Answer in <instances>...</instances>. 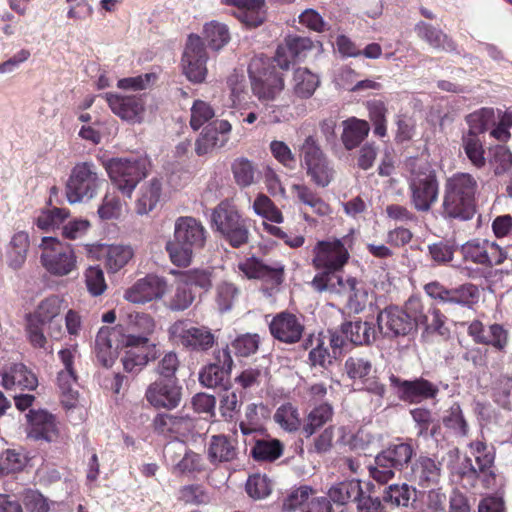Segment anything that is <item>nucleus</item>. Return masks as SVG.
Here are the masks:
<instances>
[{
	"label": "nucleus",
	"instance_id": "1",
	"mask_svg": "<svg viewBox=\"0 0 512 512\" xmlns=\"http://www.w3.org/2000/svg\"><path fill=\"white\" fill-rule=\"evenodd\" d=\"M207 240V230L202 222L192 216H180L174 222L173 237L166 242L165 250L171 263L186 268L194 252L202 249Z\"/></svg>",
	"mask_w": 512,
	"mask_h": 512
},
{
	"label": "nucleus",
	"instance_id": "2",
	"mask_svg": "<svg viewBox=\"0 0 512 512\" xmlns=\"http://www.w3.org/2000/svg\"><path fill=\"white\" fill-rule=\"evenodd\" d=\"M66 309L67 303L63 297L50 295L42 299L33 312L26 315V332L33 347L46 348L47 338L43 331L44 326L47 327L51 337L61 336V315Z\"/></svg>",
	"mask_w": 512,
	"mask_h": 512
},
{
	"label": "nucleus",
	"instance_id": "3",
	"mask_svg": "<svg viewBox=\"0 0 512 512\" xmlns=\"http://www.w3.org/2000/svg\"><path fill=\"white\" fill-rule=\"evenodd\" d=\"M408 189L411 205L418 212H428L438 201L439 183L434 169L428 162H413Z\"/></svg>",
	"mask_w": 512,
	"mask_h": 512
},
{
	"label": "nucleus",
	"instance_id": "4",
	"mask_svg": "<svg viewBox=\"0 0 512 512\" xmlns=\"http://www.w3.org/2000/svg\"><path fill=\"white\" fill-rule=\"evenodd\" d=\"M104 183L93 162H79L71 170L65 186L70 204L88 202L95 198Z\"/></svg>",
	"mask_w": 512,
	"mask_h": 512
},
{
	"label": "nucleus",
	"instance_id": "5",
	"mask_svg": "<svg viewBox=\"0 0 512 512\" xmlns=\"http://www.w3.org/2000/svg\"><path fill=\"white\" fill-rule=\"evenodd\" d=\"M212 227L232 247L238 248L248 242L247 222L234 205L227 201L219 203L211 214Z\"/></svg>",
	"mask_w": 512,
	"mask_h": 512
},
{
	"label": "nucleus",
	"instance_id": "6",
	"mask_svg": "<svg viewBox=\"0 0 512 512\" xmlns=\"http://www.w3.org/2000/svg\"><path fill=\"white\" fill-rule=\"evenodd\" d=\"M112 184L131 197L137 184L147 176V161L140 158H112L104 163Z\"/></svg>",
	"mask_w": 512,
	"mask_h": 512
},
{
	"label": "nucleus",
	"instance_id": "7",
	"mask_svg": "<svg viewBox=\"0 0 512 512\" xmlns=\"http://www.w3.org/2000/svg\"><path fill=\"white\" fill-rule=\"evenodd\" d=\"M43 250L41 263L54 276H66L77 270V257L70 245L53 237H44L40 244Z\"/></svg>",
	"mask_w": 512,
	"mask_h": 512
},
{
	"label": "nucleus",
	"instance_id": "8",
	"mask_svg": "<svg viewBox=\"0 0 512 512\" xmlns=\"http://www.w3.org/2000/svg\"><path fill=\"white\" fill-rule=\"evenodd\" d=\"M155 330L154 319L146 313L130 312L120 318L113 333L121 337L123 346L144 347L150 343L148 336Z\"/></svg>",
	"mask_w": 512,
	"mask_h": 512
},
{
	"label": "nucleus",
	"instance_id": "9",
	"mask_svg": "<svg viewBox=\"0 0 512 512\" xmlns=\"http://www.w3.org/2000/svg\"><path fill=\"white\" fill-rule=\"evenodd\" d=\"M248 72L252 90L260 99H273L283 89V79L271 66L267 57H254L249 64Z\"/></svg>",
	"mask_w": 512,
	"mask_h": 512
},
{
	"label": "nucleus",
	"instance_id": "10",
	"mask_svg": "<svg viewBox=\"0 0 512 512\" xmlns=\"http://www.w3.org/2000/svg\"><path fill=\"white\" fill-rule=\"evenodd\" d=\"M169 335L174 342L193 351H207L215 343V337L208 327L194 326L187 320L173 323Z\"/></svg>",
	"mask_w": 512,
	"mask_h": 512
},
{
	"label": "nucleus",
	"instance_id": "11",
	"mask_svg": "<svg viewBox=\"0 0 512 512\" xmlns=\"http://www.w3.org/2000/svg\"><path fill=\"white\" fill-rule=\"evenodd\" d=\"M207 60L208 55L202 39L197 35H190L182 55L183 73L189 81L201 83L205 80Z\"/></svg>",
	"mask_w": 512,
	"mask_h": 512
},
{
	"label": "nucleus",
	"instance_id": "12",
	"mask_svg": "<svg viewBox=\"0 0 512 512\" xmlns=\"http://www.w3.org/2000/svg\"><path fill=\"white\" fill-rule=\"evenodd\" d=\"M424 290L428 296L441 304L460 305L469 308L478 302L480 296L477 286L470 283L448 289L439 282H431L425 285Z\"/></svg>",
	"mask_w": 512,
	"mask_h": 512
},
{
	"label": "nucleus",
	"instance_id": "13",
	"mask_svg": "<svg viewBox=\"0 0 512 512\" xmlns=\"http://www.w3.org/2000/svg\"><path fill=\"white\" fill-rule=\"evenodd\" d=\"M465 261L482 266H494L503 263L506 258L504 250L495 242L485 239H473L461 246Z\"/></svg>",
	"mask_w": 512,
	"mask_h": 512
},
{
	"label": "nucleus",
	"instance_id": "14",
	"mask_svg": "<svg viewBox=\"0 0 512 512\" xmlns=\"http://www.w3.org/2000/svg\"><path fill=\"white\" fill-rule=\"evenodd\" d=\"M389 380L391 386L397 389L398 397L409 403H420L425 400L434 399L439 392L436 384L424 378L402 380L392 374Z\"/></svg>",
	"mask_w": 512,
	"mask_h": 512
},
{
	"label": "nucleus",
	"instance_id": "15",
	"mask_svg": "<svg viewBox=\"0 0 512 512\" xmlns=\"http://www.w3.org/2000/svg\"><path fill=\"white\" fill-rule=\"evenodd\" d=\"M350 242L348 236L342 239L322 241V291L328 289L330 284L329 274L339 271L349 259V252L346 245Z\"/></svg>",
	"mask_w": 512,
	"mask_h": 512
},
{
	"label": "nucleus",
	"instance_id": "16",
	"mask_svg": "<svg viewBox=\"0 0 512 512\" xmlns=\"http://www.w3.org/2000/svg\"><path fill=\"white\" fill-rule=\"evenodd\" d=\"M104 97L111 111L122 120L131 124L143 121L145 101L142 95L106 93Z\"/></svg>",
	"mask_w": 512,
	"mask_h": 512
},
{
	"label": "nucleus",
	"instance_id": "17",
	"mask_svg": "<svg viewBox=\"0 0 512 512\" xmlns=\"http://www.w3.org/2000/svg\"><path fill=\"white\" fill-rule=\"evenodd\" d=\"M167 291V282L154 274L138 279L124 292V298L133 304H145L160 299Z\"/></svg>",
	"mask_w": 512,
	"mask_h": 512
},
{
	"label": "nucleus",
	"instance_id": "18",
	"mask_svg": "<svg viewBox=\"0 0 512 512\" xmlns=\"http://www.w3.org/2000/svg\"><path fill=\"white\" fill-rule=\"evenodd\" d=\"M181 390L175 379H158L147 387L145 397L155 408L174 409L180 404Z\"/></svg>",
	"mask_w": 512,
	"mask_h": 512
},
{
	"label": "nucleus",
	"instance_id": "19",
	"mask_svg": "<svg viewBox=\"0 0 512 512\" xmlns=\"http://www.w3.org/2000/svg\"><path fill=\"white\" fill-rule=\"evenodd\" d=\"M59 357L64 365L57 378L60 399L66 409H71L77 406L79 398L77 378L72 368L73 354L70 350L64 349L59 352Z\"/></svg>",
	"mask_w": 512,
	"mask_h": 512
},
{
	"label": "nucleus",
	"instance_id": "20",
	"mask_svg": "<svg viewBox=\"0 0 512 512\" xmlns=\"http://www.w3.org/2000/svg\"><path fill=\"white\" fill-rule=\"evenodd\" d=\"M377 323L380 333L389 338L405 336L413 330V321L403 309L396 306L382 310L378 314Z\"/></svg>",
	"mask_w": 512,
	"mask_h": 512
},
{
	"label": "nucleus",
	"instance_id": "21",
	"mask_svg": "<svg viewBox=\"0 0 512 512\" xmlns=\"http://www.w3.org/2000/svg\"><path fill=\"white\" fill-rule=\"evenodd\" d=\"M231 129V124L226 120L214 121L207 125L195 142L196 154L203 156L225 146Z\"/></svg>",
	"mask_w": 512,
	"mask_h": 512
},
{
	"label": "nucleus",
	"instance_id": "22",
	"mask_svg": "<svg viewBox=\"0 0 512 512\" xmlns=\"http://www.w3.org/2000/svg\"><path fill=\"white\" fill-rule=\"evenodd\" d=\"M468 446L478 468L472 465L470 458H467L466 462L469 464V467L467 471L463 472V475L475 479L479 474H483L486 486L489 487L491 479L494 478L491 470L494 463V453L488 449L485 442L480 440L472 441Z\"/></svg>",
	"mask_w": 512,
	"mask_h": 512
},
{
	"label": "nucleus",
	"instance_id": "23",
	"mask_svg": "<svg viewBox=\"0 0 512 512\" xmlns=\"http://www.w3.org/2000/svg\"><path fill=\"white\" fill-rule=\"evenodd\" d=\"M269 330L275 339L293 344L300 340L304 326L294 314L281 312L272 318Z\"/></svg>",
	"mask_w": 512,
	"mask_h": 512
},
{
	"label": "nucleus",
	"instance_id": "24",
	"mask_svg": "<svg viewBox=\"0 0 512 512\" xmlns=\"http://www.w3.org/2000/svg\"><path fill=\"white\" fill-rule=\"evenodd\" d=\"M312 47L313 43L309 38L289 35L285 38L284 43L278 46L275 62L281 69L287 70L293 61L306 56Z\"/></svg>",
	"mask_w": 512,
	"mask_h": 512
},
{
	"label": "nucleus",
	"instance_id": "25",
	"mask_svg": "<svg viewBox=\"0 0 512 512\" xmlns=\"http://www.w3.org/2000/svg\"><path fill=\"white\" fill-rule=\"evenodd\" d=\"M238 270L249 279H259L278 285L283 280L284 267L279 263L267 265L257 258H248L238 264Z\"/></svg>",
	"mask_w": 512,
	"mask_h": 512
},
{
	"label": "nucleus",
	"instance_id": "26",
	"mask_svg": "<svg viewBox=\"0 0 512 512\" xmlns=\"http://www.w3.org/2000/svg\"><path fill=\"white\" fill-rule=\"evenodd\" d=\"M329 281L330 284L328 288H334L335 282H337L339 285L337 291L347 295V307L351 312L359 313L365 308L368 302V292L362 283L354 278H348L344 282L342 278L336 274H332Z\"/></svg>",
	"mask_w": 512,
	"mask_h": 512
},
{
	"label": "nucleus",
	"instance_id": "27",
	"mask_svg": "<svg viewBox=\"0 0 512 512\" xmlns=\"http://www.w3.org/2000/svg\"><path fill=\"white\" fill-rule=\"evenodd\" d=\"M317 490L303 485L293 490L283 503V510L292 512L300 509L301 512H320V498Z\"/></svg>",
	"mask_w": 512,
	"mask_h": 512
},
{
	"label": "nucleus",
	"instance_id": "28",
	"mask_svg": "<svg viewBox=\"0 0 512 512\" xmlns=\"http://www.w3.org/2000/svg\"><path fill=\"white\" fill-rule=\"evenodd\" d=\"M223 3L234 6V16L247 27H257L264 21L265 0H223Z\"/></svg>",
	"mask_w": 512,
	"mask_h": 512
},
{
	"label": "nucleus",
	"instance_id": "29",
	"mask_svg": "<svg viewBox=\"0 0 512 512\" xmlns=\"http://www.w3.org/2000/svg\"><path fill=\"white\" fill-rule=\"evenodd\" d=\"M128 348L121 361L123 368L129 373H138L149 361L155 360L159 355V350L154 343H147L144 347L125 346Z\"/></svg>",
	"mask_w": 512,
	"mask_h": 512
},
{
	"label": "nucleus",
	"instance_id": "30",
	"mask_svg": "<svg viewBox=\"0 0 512 512\" xmlns=\"http://www.w3.org/2000/svg\"><path fill=\"white\" fill-rule=\"evenodd\" d=\"M1 376V383L5 389L33 390L38 385L35 374L22 363L11 365Z\"/></svg>",
	"mask_w": 512,
	"mask_h": 512
},
{
	"label": "nucleus",
	"instance_id": "31",
	"mask_svg": "<svg viewBox=\"0 0 512 512\" xmlns=\"http://www.w3.org/2000/svg\"><path fill=\"white\" fill-rule=\"evenodd\" d=\"M30 431L29 436L34 439H43L48 442L57 438L58 428L54 416L47 411H30L29 415Z\"/></svg>",
	"mask_w": 512,
	"mask_h": 512
},
{
	"label": "nucleus",
	"instance_id": "32",
	"mask_svg": "<svg viewBox=\"0 0 512 512\" xmlns=\"http://www.w3.org/2000/svg\"><path fill=\"white\" fill-rule=\"evenodd\" d=\"M302 167L317 184L320 181V147L317 132L308 135L300 146Z\"/></svg>",
	"mask_w": 512,
	"mask_h": 512
},
{
	"label": "nucleus",
	"instance_id": "33",
	"mask_svg": "<svg viewBox=\"0 0 512 512\" xmlns=\"http://www.w3.org/2000/svg\"><path fill=\"white\" fill-rule=\"evenodd\" d=\"M441 478V465L428 457H420L411 468V480L421 487L437 485Z\"/></svg>",
	"mask_w": 512,
	"mask_h": 512
},
{
	"label": "nucleus",
	"instance_id": "34",
	"mask_svg": "<svg viewBox=\"0 0 512 512\" xmlns=\"http://www.w3.org/2000/svg\"><path fill=\"white\" fill-rule=\"evenodd\" d=\"M162 195V182L158 178H152L144 182L138 189L135 203L136 213L146 215L156 208Z\"/></svg>",
	"mask_w": 512,
	"mask_h": 512
},
{
	"label": "nucleus",
	"instance_id": "35",
	"mask_svg": "<svg viewBox=\"0 0 512 512\" xmlns=\"http://www.w3.org/2000/svg\"><path fill=\"white\" fill-rule=\"evenodd\" d=\"M236 444L225 435H213L207 448V456L212 464L231 462L237 458Z\"/></svg>",
	"mask_w": 512,
	"mask_h": 512
},
{
	"label": "nucleus",
	"instance_id": "36",
	"mask_svg": "<svg viewBox=\"0 0 512 512\" xmlns=\"http://www.w3.org/2000/svg\"><path fill=\"white\" fill-rule=\"evenodd\" d=\"M102 256L107 270L116 273L133 258L134 250L130 245L112 244L103 247Z\"/></svg>",
	"mask_w": 512,
	"mask_h": 512
},
{
	"label": "nucleus",
	"instance_id": "37",
	"mask_svg": "<svg viewBox=\"0 0 512 512\" xmlns=\"http://www.w3.org/2000/svg\"><path fill=\"white\" fill-rule=\"evenodd\" d=\"M474 214V203L445 190L443 215L447 218L468 220Z\"/></svg>",
	"mask_w": 512,
	"mask_h": 512
},
{
	"label": "nucleus",
	"instance_id": "38",
	"mask_svg": "<svg viewBox=\"0 0 512 512\" xmlns=\"http://www.w3.org/2000/svg\"><path fill=\"white\" fill-rule=\"evenodd\" d=\"M370 126L367 121L349 118L343 122L342 141L346 149L357 147L369 134Z\"/></svg>",
	"mask_w": 512,
	"mask_h": 512
},
{
	"label": "nucleus",
	"instance_id": "39",
	"mask_svg": "<svg viewBox=\"0 0 512 512\" xmlns=\"http://www.w3.org/2000/svg\"><path fill=\"white\" fill-rule=\"evenodd\" d=\"M111 336H116L113 329L102 327L95 340L96 357L105 367H111L118 355L117 347L112 346Z\"/></svg>",
	"mask_w": 512,
	"mask_h": 512
},
{
	"label": "nucleus",
	"instance_id": "40",
	"mask_svg": "<svg viewBox=\"0 0 512 512\" xmlns=\"http://www.w3.org/2000/svg\"><path fill=\"white\" fill-rule=\"evenodd\" d=\"M477 181L468 173H457L450 177L445 184V190L474 203L477 191Z\"/></svg>",
	"mask_w": 512,
	"mask_h": 512
},
{
	"label": "nucleus",
	"instance_id": "41",
	"mask_svg": "<svg viewBox=\"0 0 512 512\" xmlns=\"http://www.w3.org/2000/svg\"><path fill=\"white\" fill-rule=\"evenodd\" d=\"M417 491L406 483L385 488L383 501L395 507H409L416 501Z\"/></svg>",
	"mask_w": 512,
	"mask_h": 512
},
{
	"label": "nucleus",
	"instance_id": "42",
	"mask_svg": "<svg viewBox=\"0 0 512 512\" xmlns=\"http://www.w3.org/2000/svg\"><path fill=\"white\" fill-rule=\"evenodd\" d=\"M29 248V236L24 231L15 233L9 243L7 250V262L13 269L23 266L27 258Z\"/></svg>",
	"mask_w": 512,
	"mask_h": 512
},
{
	"label": "nucleus",
	"instance_id": "43",
	"mask_svg": "<svg viewBox=\"0 0 512 512\" xmlns=\"http://www.w3.org/2000/svg\"><path fill=\"white\" fill-rule=\"evenodd\" d=\"M215 269L212 267L195 268L186 271H172L171 273L180 277L189 286H195L208 292L213 285Z\"/></svg>",
	"mask_w": 512,
	"mask_h": 512
},
{
	"label": "nucleus",
	"instance_id": "44",
	"mask_svg": "<svg viewBox=\"0 0 512 512\" xmlns=\"http://www.w3.org/2000/svg\"><path fill=\"white\" fill-rule=\"evenodd\" d=\"M462 148L470 163L477 169L486 165L485 151L483 143L473 132H467L462 137Z\"/></svg>",
	"mask_w": 512,
	"mask_h": 512
},
{
	"label": "nucleus",
	"instance_id": "45",
	"mask_svg": "<svg viewBox=\"0 0 512 512\" xmlns=\"http://www.w3.org/2000/svg\"><path fill=\"white\" fill-rule=\"evenodd\" d=\"M359 496H361V485L356 480L339 483L328 491V498L334 503L333 506L343 507L346 502L359 498Z\"/></svg>",
	"mask_w": 512,
	"mask_h": 512
},
{
	"label": "nucleus",
	"instance_id": "46",
	"mask_svg": "<svg viewBox=\"0 0 512 512\" xmlns=\"http://www.w3.org/2000/svg\"><path fill=\"white\" fill-rule=\"evenodd\" d=\"M345 338L353 344L362 345L375 339V330L367 322L355 321L342 326Z\"/></svg>",
	"mask_w": 512,
	"mask_h": 512
},
{
	"label": "nucleus",
	"instance_id": "47",
	"mask_svg": "<svg viewBox=\"0 0 512 512\" xmlns=\"http://www.w3.org/2000/svg\"><path fill=\"white\" fill-rule=\"evenodd\" d=\"M166 452H184L182 458L176 464L180 472H193L203 469L204 464L201 455L193 451H186L184 444L181 442L170 443L166 447Z\"/></svg>",
	"mask_w": 512,
	"mask_h": 512
},
{
	"label": "nucleus",
	"instance_id": "48",
	"mask_svg": "<svg viewBox=\"0 0 512 512\" xmlns=\"http://www.w3.org/2000/svg\"><path fill=\"white\" fill-rule=\"evenodd\" d=\"M194 300L193 290L180 277H177L176 288L169 297L166 306L172 311H184L192 305Z\"/></svg>",
	"mask_w": 512,
	"mask_h": 512
},
{
	"label": "nucleus",
	"instance_id": "49",
	"mask_svg": "<svg viewBox=\"0 0 512 512\" xmlns=\"http://www.w3.org/2000/svg\"><path fill=\"white\" fill-rule=\"evenodd\" d=\"M419 37L424 39L430 46L436 49L453 50L454 43L439 29H436L424 22L416 27Z\"/></svg>",
	"mask_w": 512,
	"mask_h": 512
},
{
	"label": "nucleus",
	"instance_id": "50",
	"mask_svg": "<svg viewBox=\"0 0 512 512\" xmlns=\"http://www.w3.org/2000/svg\"><path fill=\"white\" fill-rule=\"evenodd\" d=\"M204 38L213 50H220L230 41L228 27L218 21H211L204 25Z\"/></svg>",
	"mask_w": 512,
	"mask_h": 512
},
{
	"label": "nucleus",
	"instance_id": "51",
	"mask_svg": "<svg viewBox=\"0 0 512 512\" xmlns=\"http://www.w3.org/2000/svg\"><path fill=\"white\" fill-rule=\"evenodd\" d=\"M489 164L496 176L507 173L512 168V152L504 145L491 146Z\"/></svg>",
	"mask_w": 512,
	"mask_h": 512
},
{
	"label": "nucleus",
	"instance_id": "52",
	"mask_svg": "<svg viewBox=\"0 0 512 512\" xmlns=\"http://www.w3.org/2000/svg\"><path fill=\"white\" fill-rule=\"evenodd\" d=\"M294 92L301 98L310 97L319 84L316 74H312L307 68H298L294 72Z\"/></svg>",
	"mask_w": 512,
	"mask_h": 512
},
{
	"label": "nucleus",
	"instance_id": "53",
	"mask_svg": "<svg viewBox=\"0 0 512 512\" xmlns=\"http://www.w3.org/2000/svg\"><path fill=\"white\" fill-rule=\"evenodd\" d=\"M413 455L412 447L407 443L390 445L380 453L381 461L392 463L397 470L406 465Z\"/></svg>",
	"mask_w": 512,
	"mask_h": 512
},
{
	"label": "nucleus",
	"instance_id": "54",
	"mask_svg": "<svg viewBox=\"0 0 512 512\" xmlns=\"http://www.w3.org/2000/svg\"><path fill=\"white\" fill-rule=\"evenodd\" d=\"M283 446L277 439L258 440L253 449L252 455L256 460L273 461L281 456Z\"/></svg>",
	"mask_w": 512,
	"mask_h": 512
},
{
	"label": "nucleus",
	"instance_id": "55",
	"mask_svg": "<svg viewBox=\"0 0 512 512\" xmlns=\"http://www.w3.org/2000/svg\"><path fill=\"white\" fill-rule=\"evenodd\" d=\"M238 295L239 290L233 283L227 281L219 283L215 289V301L218 309L221 312L231 310Z\"/></svg>",
	"mask_w": 512,
	"mask_h": 512
},
{
	"label": "nucleus",
	"instance_id": "56",
	"mask_svg": "<svg viewBox=\"0 0 512 512\" xmlns=\"http://www.w3.org/2000/svg\"><path fill=\"white\" fill-rule=\"evenodd\" d=\"M443 422L456 436L466 437L468 435L469 427L459 404L455 403L449 408Z\"/></svg>",
	"mask_w": 512,
	"mask_h": 512
},
{
	"label": "nucleus",
	"instance_id": "57",
	"mask_svg": "<svg viewBox=\"0 0 512 512\" xmlns=\"http://www.w3.org/2000/svg\"><path fill=\"white\" fill-rule=\"evenodd\" d=\"M123 204L113 193H106L98 207L97 214L101 220H116L122 216Z\"/></svg>",
	"mask_w": 512,
	"mask_h": 512
},
{
	"label": "nucleus",
	"instance_id": "58",
	"mask_svg": "<svg viewBox=\"0 0 512 512\" xmlns=\"http://www.w3.org/2000/svg\"><path fill=\"white\" fill-rule=\"evenodd\" d=\"M274 420L281 428L289 432L296 431L300 425L298 411L290 403L283 404L277 409Z\"/></svg>",
	"mask_w": 512,
	"mask_h": 512
},
{
	"label": "nucleus",
	"instance_id": "59",
	"mask_svg": "<svg viewBox=\"0 0 512 512\" xmlns=\"http://www.w3.org/2000/svg\"><path fill=\"white\" fill-rule=\"evenodd\" d=\"M372 371V363L363 357L351 356L345 361V372L347 376L356 381H363Z\"/></svg>",
	"mask_w": 512,
	"mask_h": 512
},
{
	"label": "nucleus",
	"instance_id": "60",
	"mask_svg": "<svg viewBox=\"0 0 512 512\" xmlns=\"http://www.w3.org/2000/svg\"><path fill=\"white\" fill-rule=\"evenodd\" d=\"M232 171L239 186L248 187L254 183L255 167L247 158L236 159L232 164Z\"/></svg>",
	"mask_w": 512,
	"mask_h": 512
},
{
	"label": "nucleus",
	"instance_id": "61",
	"mask_svg": "<svg viewBox=\"0 0 512 512\" xmlns=\"http://www.w3.org/2000/svg\"><path fill=\"white\" fill-rule=\"evenodd\" d=\"M216 115L214 108L206 101L195 100L191 107L190 126L198 130Z\"/></svg>",
	"mask_w": 512,
	"mask_h": 512
},
{
	"label": "nucleus",
	"instance_id": "62",
	"mask_svg": "<svg viewBox=\"0 0 512 512\" xmlns=\"http://www.w3.org/2000/svg\"><path fill=\"white\" fill-rule=\"evenodd\" d=\"M253 209L256 214L275 223H282L283 216L280 210L274 205L271 199L264 195L259 194L253 203Z\"/></svg>",
	"mask_w": 512,
	"mask_h": 512
},
{
	"label": "nucleus",
	"instance_id": "63",
	"mask_svg": "<svg viewBox=\"0 0 512 512\" xmlns=\"http://www.w3.org/2000/svg\"><path fill=\"white\" fill-rule=\"evenodd\" d=\"M228 375L218 364H210L199 373V381L207 388H215L224 385Z\"/></svg>",
	"mask_w": 512,
	"mask_h": 512
},
{
	"label": "nucleus",
	"instance_id": "64",
	"mask_svg": "<svg viewBox=\"0 0 512 512\" xmlns=\"http://www.w3.org/2000/svg\"><path fill=\"white\" fill-rule=\"evenodd\" d=\"M495 401L506 409L512 410V378L503 376L499 378L494 388Z\"/></svg>",
	"mask_w": 512,
	"mask_h": 512
}]
</instances>
